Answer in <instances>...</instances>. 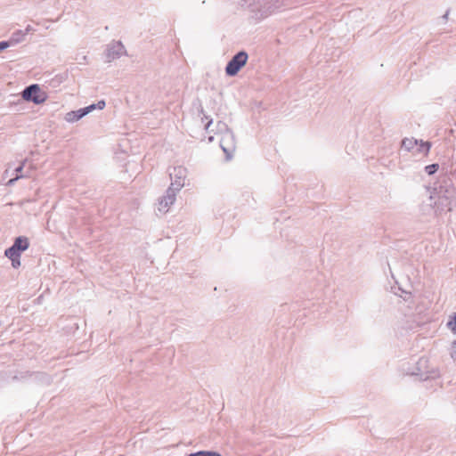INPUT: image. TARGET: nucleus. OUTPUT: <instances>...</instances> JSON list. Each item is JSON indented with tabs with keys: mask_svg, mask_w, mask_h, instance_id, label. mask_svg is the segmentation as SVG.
<instances>
[{
	"mask_svg": "<svg viewBox=\"0 0 456 456\" xmlns=\"http://www.w3.org/2000/svg\"><path fill=\"white\" fill-rule=\"evenodd\" d=\"M454 200L453 190H444L442 188L433 192L429 197L430 205L433 206L436 214L450 212Z\"/></svg>",
	"mask_w": 456,
	"mask_h": 456,
	"instance_id": "obj_1",
	"label": "nucleus"
},
{
	"mask_svg": "<svg viewBox=\"0 0 456 456\" xmlns=\"http://www.w3.org/2000/svg\"><path fill=\"white\" fill-rule=\"evenodd\" d=\"M28 247V239L24 236H20L15 239L13 245L5 250L4 255L11 260L13 268L16 269L20 266V255L22 252L26 251Z\"/></svg>",
	"mask_w": 456,
	"mask_h": 456,
	"instance_id": "obj_2",
	"label": "nucleus"
},
{
	"mask_svg": "<svg viewBox=\"0 0 456 456\" xmlns=\"http://www.w3.org/2000/svg\"><path fill=\"white\" fill-rule=\"evenodd\" d=\"M183 188L182 181L172 182L165 195L158 200L157 210L161 214L169 211L170 207L175 203L177 192Z\"/></svg>",
	"mask_w": 456,
	"mask_h": 456,
	"instance_id": "obj_3",
	"label": "nucleus"
},
{
	"mask_svg": "<svg viewBox=\"0 0 456 456\" xmlns=\"http://www.w3.org/2000/svg\"><path fill=\"white\" fill-rule=\"evenodd\" d=\"M217 126L219 131L223 133L220 139V146L229 159L232 158L236 148L234 134L225 123L219 122Z\"/></svg>",
	"mask_w": 456,
	"mask_h": 456,
	"instance_id": "obj_4",
	"label": "nucleus"
},
{
	"mask_svg": "<svg viewBox=\"0 0 456 456\" xmlns=\"http://www.w3.org/2000/svg\"><path fill=\"white\" fill-rule=\"evenodd\" d=\"M22 98L35 104H42L47 100V94L38 85L34 84L23 90Z\"/></svg>",
	"mask_w": 456,
	"mask_h": 456,
	"instance_id": "obj_5",
	"label": "nucleus"
},
{
	"mask_svg": "<svg viewBox=\"0 0 456 456\" xmlns=\"http://www.w3.org/2000/svg\"><path fill=\"white\" fill-rule=\"evenodd\" d=\"M248 61V54L245 52H240L235 54L228 62L225 72L228 76H235L245 66Z\"/></svg>",
	"mask_w": 456,
	"mask_h": 456,
	"instance_id": "obj_6",
	"label": "nucleus"
},
{
	"mask_svg": "<svg viewBox=\"0 0 456 456\" xmlns=\"http://www.w3.org/2000/svg\"><path fill=\"white\" fill-rule=\"evenodd\" d=\"M126 54V49L120 41H113L110 43L106 49V59L108 62H111L116 59Z\"/></svg>",
	"mask_w": 456,
	"mask_h": 456,
	"instance_id": "obj_7",
	"label": "nucleus"
},
{
	"mask_svg": "<svg viewBox=\"0 0 456 456\" xmlns=\"http://www.w3.org/2000/svg\"><path fill=\"white\" fill-rule=\"evenodd\" d=\"M262 11L265 14L268 15L274 11L280 9L283 5L282 0H258Z\"/></svg>",
	"mask_w": 456,
	"mask_h": 456,
	"instance_id": "obj_8",
	"label": "nucleus"
},
{
	"mask_svg": "<svg viewBox=\"0 0 456 456\" xmlns=\"http://www.w3.org/2000/svg\"><path fill=\"white\" fill-rule=\"evenodd\" d=\"M26 34L21 30L14 32L8 41H2V51L22 42Z\"/></svg>",
	"mask_w": 456,
	"mask_h": 456,
	"instance_id": "obj_9",
	"label": "nucleus"
},
{
	"mask_svg": "<svg viewBox=\"0 0 456 456\" xmlns=\"http://www.w3.org/2000/svg\"><path fill=\"white\" fill-rule=\"evenodd\" d=\"M104 107H105V102L102 100V101H99L96 104H91L86 108H82V109H79L77 110H73V111L76 113L78 119H81L83 117L89 114L95 109L102 110Z\"/></svg>",
	"mask_w": 456,
	"mask_h": 456,
	"instance_id": "obj_10",
	"label": "nucleus"
},
{
	"mask_svg": "<svg viewBox=\"0 0 456 456\" xmlns=\"http://www.w3.org/2000/svg\"><path fill=\"white\" fill-rule=\"evenodd\" d=\"M170 176H171V179L173 180V182L182 181L183 186L184 185V178L186 176V169L182 167H175V168H174V173L170 174Z\"/></svg>",
	"mask_w": 456,
	"mask_h": 456,
	"instance_id": "obj_11",
	"label": "nucleus"
},
{
	"mask_svg": "<svg viewBox=\"0 0 456 456\" xmlns=\"http://www.w3.org/2000/svg\"><path fill=\"white\" fill-rule=\"evenodd\" d=\"M419 141L415 138H404L402 141V148L407 151H411L413 149L418 146Z\"/></svg>",
	"mask_w": 456,
	"mask_h": 456,
	"instance_id": "obj_12",
	"label": "nucleus"
},
{
	"mask_svg": "<svg viewBox=\"0 0 456 456\" xmlns=\"http://www.w3.org/2000/svg\"><path fill=\"white\" fill-rule=\"evenodd\" d=\"M416 147L418 152L428 155L431 148V143L428 142L419 141V144Z\"/></svg>",
	"mask_w": 456,
	"mask_h": 456,
	"instance_id": "obj_13",
	"label": "nucleus"
},
{
	"mask_svg": "<svg viewBox=\"0 0 456 456\" xmlns=\"http://www.w3.org/2000/svg\"><path fill=\"white\" fill-rule=\"evenodd\" d=\"M189 456H222L219 452L213 451H200L194 453L189 454Z\"/></svg>",
	"mask_w": 456,
	"mask_h": 456,
	"instance_id": "obj_14",
	"label": "nucleus"
},
{
	"mask_svg": "<svg viewBox=\"0 0 456 456\" xmlns=\"http://www.w3.org/2000/svg\"><path fill=\"white\" fill-rule=\"evenodd\" d=\"M22 168H23V164L20 165L19 167H17L15 168V171H16V176L14 178H12L8 181L7 184H12L14 183V181L21 178V177H24L26 176L25 175L22 174Z\"/></svg>",
	"mask_w": 456,
	"mask_h": 456,
	"instance_id": "obj_15",
	"label": "nucleus"
},
{
	"mask_svg": "<svg viewBox=\"0 0 456 456\" xmlns=\"http://www.w3.org/2000/svg\"><path fill=\"white\" fill-rule=\"evenodd\" d=\"M64 119L69 123H74L79 120L73 110L66 113Z\"/></svg>",
	"mask_w": 456,
	"mask_h": 456,
	"instance_id": "obj_16",
	"label": "nucleus"
},
{
	"mask_svg": "<svg viewBox=\"0 0 456 456\" xmlns=\"http://www.w3.org/2000/svg\"><path fill=\"white\" fill-rule=\"evenodd\" d=\"M448 328L456 334V314H453L452 319L447 323Z\"/></svg>",
	"mask_w": 456,
	"mask_h": 456,
	"instance_id": "obj_17",
	"label": "nucleus"
},
{
	"mask_svg": "<svg viewBox=\"0 0 456 456\" xmlns=\"http://www.w3.org/2000/svg\"><path fill=\"white\" fill-rule=\"evenodd\" d=\"M438 167V164L428 165L425 167V170L428 175H433L437 171Z\"/></svg>",
	"mask_w": 456,
	"mask_h": 456,
	"instance_id": "obj_18",
	"label": "nucleus"
},
{
	"mask_svg": "<svg viewBox=\"0 0 456 456\" xmlns=\"http://www.w3.org/2000/svg\"><path fill=\"white\" fill-rule=\"evenodd\" d=\"M448 15H449V11H447V12L443 15V19H444V22L447 20V19H448Z\"/></svg>",
	"mask_w": 456,
	"mask_h": 456,
	"instance_id": "obj_19",
	"label": "nucleus"
},
{
	"mask_svg": "<svg viewBox=\"0 0 456 456\" xmlns=\"http://www.w3.org/2000/svg\"><path fill=\"white\" fill-rule=\"evenodd\" d=\"M452 358L456 361V350L452 353Z\"/></svg>",
	"mask_w": 456,
	"mask_h": 456,
	"instance_id": "obj_20",
	"label": "nucleus"
},
{
	"mask_svg": "<svg viewBox=\"0 0 456 456\" xmlns=\"http://www.w3.org/2000/svg\"><path fill=\"white\" fill-rule=\"evenodd\" d=\"M212 124V120H209L207 125H206V129H208V127L210 126V125Z\"/></svg>",
	"mask_w": 456,
	"mask_h": 456,
	"instance_id": "obj_21",
	"label": "nucleus"
},
{
	"mask_svg": "<svg viewBox=\"0 0 456 456\" xmlns=\"http://www.w3.org/2000/svg\"><path fill=\"white\" fill-rule=\"evenodd\" d=\"M453 346L456 347V340L453 342Z\"/></svg>",
	"mask_w": 456,
	"mask_h": 456,
	"instance_id": "obj_22",
	"label": "nucleus"
}]
</instances>
